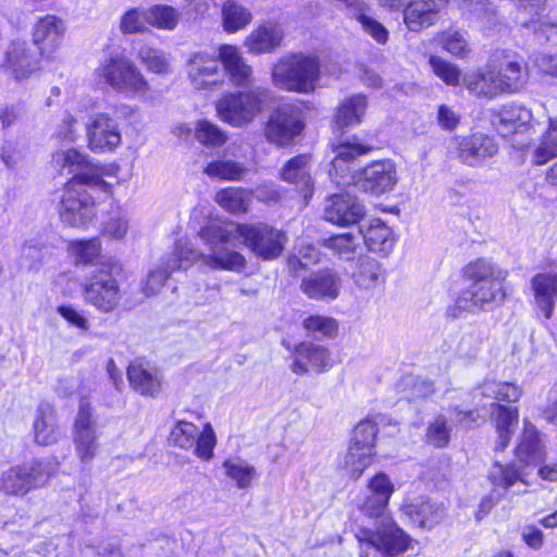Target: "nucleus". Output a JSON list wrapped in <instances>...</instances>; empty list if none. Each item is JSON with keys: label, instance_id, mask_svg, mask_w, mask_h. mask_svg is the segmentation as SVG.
I'll use <instances>...</instances> for the list:
<instances>
[{"label": "nucleus", "instance_id": "f257e3e1", "mask_svg": "<svg viewBox=\"0 0 557 557\" xmlns=\"http://www.w3.org/2000/svg\"><path fill=\"white\" fill-rule=\"evenodd\" d=\"M491 122L513 148L530 151L532 164L543 165L557 158V117L540 122L533 117L531 110L509 103L495 111Z\"/></svg>", "mask_w": 557, "mask_h": 557}, {"label": "nucleus", "instance_id": "f03ea898", "mask_svg": "<svg viewBox=\"0 0 557 557\" xmlns=\"http://www.w3.org/2000/svg\"><path fill=\"white\" fill-rule=\"evenodd\" d=\"M463 273L471 284L459 294L456 300L460 310L469 312L488 310L505 299L503 283L507 272L496 264L478 259L469 263Z\"/></svg>", "mask_w": 557, "mask_h": 557}, {"label": "nucleus", "instance_id": "7ed1b4c3", "mask_svg": "<svg viewBox=\"0 0 557 557\" xmlns=\"http://www.w3.org/2000/svg\"><path fill=\"white\" fill-rule=\"evenodd\" d=\"M371 519L374 520V529L361 527L356 534L360 544V557H397L410 548L411 537L389 515Z\"/></svg>", "mask_w": 557, "mask_h": 557}, {"label": "nucleus", "instance_id": "20e7f679", "mask_svg": "<svg viewBox=\"0 0 557 557\" xmlns=\"http://www.w3.org/2000/svg\"><path fill=\"white\" fill-rule=\"evenodd\" d=\"M320 79L317 57L304 53L284 55L273 66L271 81L274 87L298 94H310Z\"/></svg>", "mask_w": 557, "mask_h": 557}, {"label": "nucleus", "instance_id": "39448f33", "mask_svg": "<svg viewBox=\"0 0 557 557\" xmlns=\"http://www.w3.org/2000/svg\"><path fill=\"white\" fill-rule=\"evenodd\" d=\"M135 108L126 103L114 104L98 112L86 123L88 148L96 153L112 152L122 144L120 121L132 117Z\"/></svg>", "mask_w": 557, "mask_h": 557}, {"label": "nucleus", "instance_id": "423d86ee", "mask_svg": "<svg viewBox=\"0 0 557 557\" xmlns=\"http://www.w3.org/2000/svg\"><path fill=\"white\" fill-rule=\"evenodd\" d=\"M272 92L268 88L257 87L249 91L227 92L215 104L218 116L233 126L251 122L259 114Z\"/></svg>", "mask_w": 557, "mask_h": 557}, {"label": "nucleus", "instance_id": "0eeeda50", "mask_svg": "<svg viewBox=\"0 0 557 557\" xmlns=\"http://www.w3.org/2000/svg\"><path fill=\"white\" fill-rule=\"evenodd\" d=\"M57 469V461L46 459L12 466L0 475V491L7 495L24 496L29 491L45 485Z\"/></svg>", "mask_w": 557, "mask_h": 557}, {"label": "nucleus", "instance_id": "6e6552de", "mask_svg": "<svg viewBox=\"0 0 557 557\" xmlns=\"http://www.w3.org/2000/svg\"><path fill=\"white\" fill-rule=\"evenodd\" d=\"M96 73L114 91L126 96L144 95L150 89L141 71L123 54H114L103 60Z\"/></svg>", "mask_w": 557, "mask_h": 557}, {"label": "nucleus", "instance_id": "1a4fd4ad", "mask_svg": "<svg viewBox=\"0 0 557 557\" xmlns=\"http://www.w3.org/2000/svg\"><path fill=\"white\" fill-rule=\"evenodd\" d=\"M52 162L62 173L66 171L72 174L70 181H76L77 185L100 190L102 193L111 191V184L104 181V176L110 175V171L101 164H95L75 149L61 150L53 154Z\"/></svg>", "mask_w": 557, "mask_h": 557}, {"label": "nucleus", "instance_id": "9d476101", "mask_svg": "<svg viewBox=\"0 0 557 557\" xmlns=\"http://www.w3.org/2000/svg\"><path fill=\"white\" fill-rule=\"evenodd\" d=\"M200 239L208 246L209 253H201L196 260L202 261V264L212 270H225L240 272L245 268V257L230 249L226 244L230 234L219 225H208L199 231Z\"/></svg>", "mask_w": 557, "mask_h": 557}, {"label": "nucleus", "instance_id": "9b49d317", "mask_svg": "<svg viewBox=\"0 0 557 557\" xmlns=\"http://www.w3.org/2000/svg\"><path fill=\"white\" fill-rule=\"evenodd\" d=\"M236 232L246 247L262 260L278 258L287 243V235L283 230L267 223L238 224Z\"/></svg>", "mask_w": 557, "mask_h": 557}, {"label": "nucleus", "instance_id": "f8f14e48", "mask_svg": "<svg viewBox=\"0 0 557 557\" xmlns=\"http://www.w3.org/2000/svg\"><path fill=\"white\" fill-rule=\"evenodd\" d=\"M198 257V250L189 242L178 239L172 252L163 257L157 268L149 271L147 278L141 285L145 296L151 297L157 295L164 286L171 273L188 269L196 262Z\"/></svg>", "mask_w": 557, "mask_h": 557}, {"label": "nucleus", "instance_id": "ddd939ff", "mask_svg": "<svg viewBox=\"0 0 557 557\" xmlns=\"http://www.w3.org/2000/svg\"><path fill=\"white\" fill-rule=\"evenodd\" d=\"M83 297L86 304L101 313H110L119 308L123 293L119 281L107 268L90 273L83 284Z\"/></svg>", "mask_w": 557, "mask_h": 557}, {"label": "nucleus", "instance_id": "4468645a", "mask_svg": "<svg viewBox=\"0 0 557 557\" xmlns=\"http://www.w3.org/2000/svg\"><path fill=\"white\" fill-rule=\"evenodd\" d=\"M86 188V185H77L76 181L65 184L59 208L60 219L64 224L85 227L96 216L95 202Z\"/></svg>", "mask_w": 557, "mask_h": 557}, {"label": "nucleus", "instance_id": "2eb2a0df", "mask_svg": "<svg viewBox=\"0 0 557 557\" xmlns=\"http://www.w3.org/2000/svg\"><path fill=\"white\" fill-rule=\"evenodd\" d=\"M496 139L487 134L476 132L466 136H456L449 144L450 153L462 164L481 168L498 153Z\"/></svg>", "mask_w": 557, "mask_h": 557}, {"label": "nucleus", "instance_id": "dca6fc26", "mask_svg": "<svg viewBox=\"0 0 557 557\" xmlns=\"http://www.w3.org/2000/svg\"><path fill=\"white\" fill-rule=\"evenodd\" d=\"M304 128L301 111L290 103H283L270 115L264 134L276 146H287Z\"/></svg>", "mask_w": 557, "mask_h": 557}, {"label": "nucleus", "instance_id": "f3484780", "mask_svg": "<svg viewBox=\"0 0 557 557\" xmlns=\"http://www.w3.org/2000/svg\"><path fill=\"white\" fill-rule=\"evenodd\" d=\"M98 425L92 417L89 403L82 400L75 418L73 443L75 453L83 463H90L99 449Z\"/></svg>", "mask_w": 557, "mask_h": 557}, {"label": "nucleus", "instance_id": "a211bd4d", "mask_svg": "<svg viewBox=\"0 0 557 557\" xmlns=\"http://www.w3.org/2000/svg\"><path fill=\"white\" fill-rule=\"evenodd\" d=\"M492 60L497 65L505 95L519 94L525 89L530 73L521 55L511 50H498L493 53Z\"/></svg>", "mask_w": 557, "mask_h": 557}, {"label": "nucleus", "instance_id": "6ab92c4d", "mask_svg": "<svg viewBox=\"0 0 557 557\" xmlns=\"http://www.w3.org/2000/svg\"><path fill=\"white\" fill-rule=\"evenodd\" d=\"M187 75L196 89H213L224 79L219 54L206 51L195 52L187 62Z\"/></svg>", "mask_w": 557, "mask_h": 557}, {"label": "nucleus", "instance_id": "aec40b11", "mask_svg": "<svg viewBox=\"0 0 557 557\" xmlns=\"http://www.w3.org/2000/svg\"><path fill=\"white\" fill-rule=\"evenodd\" d=\"M397 180L395 163L391 160H381L366 166L358 175L355 186L364 193L379 196L391 191Z\"/></svg>", "mask_w": 557, "mask_h": 557}, {"label": "nucleus", "instance_id": "412c9836", "mask_svg": "<svg viewBox=\"0 0 557 557\" xmlns=\"http://www.w3.org/2000/svg\"><path fill=\"white\" fill-rule=\"evenodd\" d=\"M39 51L26 41H13L5 51L1 66L16 81L30 77L39 70Z\"/></svg>", "mask_w": 557, "mask_h": 557}, {"label": "nucleus", "instance_id": "4be33fe9", "mask_svg": "<svg viewBox=\"0 0 557 557\" xmlns=\"http://www.w3.org/2000/svg\"><path fill=\"white\" fill-rule=\"evenodd\" d=\"M462 85L470 95L485 100H493L504 94L497 65L493 60L473 71L467 72L462 77Z\"/></svg>", "mask_w": 557, "mask_h": 557}, {"label": "nucleus", "instance_id": "5701e85b", "mask_svg": "<svg viewBox=\"0 0 557 557\" xmlns=\"http://www.w3.org/2000/svg\"><path fill=\"white\" fill-rule=\"evenodd\" d=\"M394 490V484L389 478L385 473L379 472L369 481L367 493L358 503L360 511L368 518L386 515Z\"/></svg>", "mask_w": 557, "mask_h": 557}, {"label": "nucleus", "instance_id": "b1692460", "mask_svg": "<svg viewBox=\"0 0 557 557\" xmlns=\"http://www.w3.org/2000/svg\"><path fill=\"white\" fill-rule=\"evenodd\" d=\"M363 215V205L348 193L335 194L326 200L324 216L333 224L342 226L356 224Z\"/></svg>", "mask_w": 557, "mask_h": 557}, {"label": "nucleus", "instance_id": "393cba45", "mask_svg": "<svg viewBox=\"0 0 557 557\" xmlns=\"http://www.w3.org/2000/svg\"><path fill=\"white\" fill-rule=\"evenodd\" d=\"M371 150L370 146L359 143H342L336 149V156L331 162L330 175L341 186L355 184L356 177L351 174V164L355 159Z\"/></svg>", "mask_w": 557, "mask_h": 557}, {"label": "nucleus", "instance_id": "a878e982", "mask_svg": "<svg viewBox=\"0 0 557 557\" xmlns=\"http://www.w3.org/2000/svg\"><path fill=\"white\" fill-rule=\"evenodd\" d=\"M341 282L335 271L324 269L304 277L300 290L310 299L334 300L339 295Z\"/></svg>", "mask_w": 557, "mask_h": 557}, {"label": "nucleus", "instance_id": "bb28decb", "mask_svg": "<svg viewBox=\"0 0 557 557\" xmlns=\"http://www.w3.org/2000/svg\"><path fill=\"white\" fill-rule=\"evenodd\" d=\"M330 367L327 348L313 343L304 342L296 346L292 371L295 374L308 372L322 373Z\"/></svg>", "mask_w": 557, "mask_h": 557}, {"label": "nucleus", "instance_id": "cd10ccee", "mask_svg": "<svg viewBox=\"0 0 557 557\" xmlns=\"http://www.w3.org/2000/svg\"><path fill=\"white\" fill-rule=\"evenodd\" d=\"M63 33V22L54 15H47L37 22L32 45L41 55L49 57L60 46Z\"/></svg>", "mask_w": 557, "mask_h": 557}, {"label": "nucleus", "instance_id": "c85d7f7f", "mask_svg": "<svg viewBox=\"0 0 557 557\" xmlns=\"http://www.w3.org/2000/svg\"><path fill=\"white\" fill-rule=\"evenodd\" d=\"M447 0H414L404 11V21L412 32L430 27L438 20V12Z\"/></svg>", "mask_w": 557, "mask_h": 557}, {"label": "nucleus", "instance_id": "c756f323", "mask_svg": "<svg viewBox=\"0 0 557 557\" xmlns=\"http://www.w3.org/2000/svg\"><path fill=\"white\" fill-rule=\"evenodd\" d=\"M219 59L220 64L223 65V73L230 76L234 85L245 86L250 83L252 69L245 62L237 47L222 45L219 48Z\"/></svg>", "mask_w": 557, "mask_h": 557}, {"label": "nucleus", "instance_id": "7c9ffc66", "mask_svg": "<svg viewBox=\"0 0 557 557\" xmlns=\"http://www.w3.org/2000/svg\"><path fill=\"white\" fill-rule=\"evenodd\" d=\"M283 29L274 23H265L253 29L244 41L252 54L270 53L281 46Z\"/></svg>", "mask_w": 557, "mask_h": 557}, {"label": "nucleus", "instance_id": "2f4dec72", "mask_svg": "<svg viewBox=\"0 0 557 557\" xmlns=\"http://www.w3.org/2000/svg\"><path fill=\"white\" fill-rule=\"evenodd\" d=\"M530 284L539 309L549 319L557 297V271L537 273Z\"/></svg>", "mask_w": 557, "mask_h": 557}, {"label": "nucleus", "instance_id": "473e14b6", "mask_svg": "<svg viewBox=\"0 0 557 557\" xmlns=\"http://www.w3.org/2000/svg\"><path fill=\"white\" fill-rule=\"evenodd\" d=\"M410 520L423 529H432L444 517L445 508L442 504L425 498H417L403 508Z\"/></svg>", "mask_w": 557, "mask_h": 557}, {"label": "nucleus", "instance_id": "72a5a7b5", "mask_svg": "<svg viewBox=\"0 0 557 557\" xmlns=\"http://www.w3.org/2000/svg\"><path fill=\"white\" fill-rule=\"evenodd\" d=\"M351 277L359 288L373 289L385 283L386 272L376 259L362 256L356 261Z\"/></svg>", "mask_w": 557, "mask_h": 557}, {"label": "nucleus", "instance_id": "f704fd0d", "mask_svg": "<svg viewBox=\"0 0 557 557\" xmlns=\"http://www.w3.org/2000/svg\"><path fill=\"white\" fill-rule=\"evenodd\" d=\"M491 419L498 434L496 449L503 450L508 446L517 428L519 419L518 409L493 403L491 405Z\"/></svg>", "mask_w": 557, "mask_h": 557}, {"label": "nucleus", "instance_id": "c9c22d12", "mask_svg": "<svg viewBox=\"0 0 557 557\" xmlns=\"http://www.w3.org/2000/svg\"><path fill=\"white\" fill-rule=\"evenodd\" d=\"M127 379L131 386L145 396H156L161 388L158 371L144 367L141 363H131L127 368Z\"/></svg>", "mask_w": 557, "mask_h": 557}, {"label": "nucleus", "instance_id": "e433bc0d", "mask_svg": "<svg viewBox=\"0 0 557 557\" xmlns=\"http://www.w3.org/2000/svg\"><path fill=\"white\" fill-rule=\"evenodd\" d=\"M34 436L39 445H50L57 442V418L49 404H41L37 408L34 421Z\"/></svg>", "mask_w": 557, "mask_h": 557}, {"label": "nucleus", "instance_id": "4c0bfd02", "mask_svg": "<svg viewBox=\"0 0 557 557\" xmlns=\"http://www.w3.org/2000/svg\"><path fill=\"white\" fill-rule=\"evenodd\" d=\"M362 230L347 232L324 238L322 246L333 251L338 258L351 261L357 250L361 247Z\"/></svg>", "mask_w": 557, "mask_h": 557}, {"label": "nucleus", "instance_id": "58836bf2", "mask_svg": "<svg viewBox=\"0 0 557 557\" xmlns=\"http://www.w3.org/2000/svg\"><path fill=\"white\" fill-rule=\"evenodd\" d=\"M309 164L310 157L308 154H299L290 159L281 172L282 178L298 186L305 196L311 190L312 184Z\"/></svg>", "mask_w": 557, "mask_h": 557}, {"label": "nucleus", "instance_id": "ea45409f", "mask_svg": "<svg viewBox=\"0 0 557 557\" xmlns=\"http://www.w3.org/2000/svg\"><path fill=\"white\" fill-rule=\"evenodd\" d=\"M362 242L374 252H388L394 246L392 230L381 220H372L362 231Z\"/></svg>", "mask_w": 557, "mask_h": 557}, {"label": "nucleus", "instance_id": "a19ab883", "mask_svg": "<svg viewBox=\"0 0 557 557\" xmlns=\"http://www.w3.org/2000/svg\"><path fill=\"white\" fill-rule=\"evenodd\" d=\"M516 455L524 463H539L545 457L537 431L532 425H525Z\"/></svg>", "mask_w": 557, "mask_h": 557}, {"label": "nucleus", "instance_id": "79ce46f5", "mask_svg": "<svg viewBox=\"0 0 557 557\" xmlns=\"http://www.w3.org/2000/svg\"><path fill=\"white\" fill-rule=\"evenodd\" d=\"M367 99L363 95H354L345 99L335 114V123L338 127L358 125L367 110Z\"/></svg>", "mask_w": 557, "mask_h": 557}, {"label": "nucleus", "instance_id": "37998d69", "mask_svg": "<svg viewBox=\"0 0 557 557\" xmlns=\"http://www.w3.org/2000/svg\"><path fill=\"white\" fill-rule=\"evenodd\" d=\"M203 173L213 180L235 182L245 176L247 169L234 160L216 159L205 166Z\"/></svg>", "mask_w": 557, "mask_h": 557}, {"label": "nucleus", "instance_id": "c03bdc74", "mask_svg": "<svg viewBox=\"0 0 557 557\" xmlns=\"http://www.w3.org/2000/svg\"><path fill=\"white\" fill-rule=\"evenodd\" d=\"M479 391L483 397L505 403L518 401L522 393L521 388L513 383L495 380H485L480 384Z\"/></svg>", "mask_w": 557, "mask_h": 557}, {"label": "nucleus", "instance_id": "a18cd8bd", "mask_svg": "<svg viewBox=\"0 0 557 557\" xmlns=\"http://www.w3.org/2000/svg\"><path fill=\"white\" fill-rule=\"evenodd\" d=\"M373 455L370 450L351 443L344 456L343 468L352 479H358L372 463Z\"/></svg>", "mask_w": 557, "mask_h": 557}, {"label": "nucleus", "instance_id": "49530a36", "mask_svg": "<svg viewBox=\"0 0 557 557\" xmlns=\"http://www.w3.org/2000/svg\"><path fill=\"white\" fill-rule=\"evenodd\" d=\"M223 26L227 33H235L247 26L251 20V13L234 0H227L222 8Z\"/></svg>", "mask_w": 557, "mask_h": 557}, {"label": "nucleus", "instance_id": "de8ad7c7", "mask_svg": "<svg viewBox=\"0 0 557 557\" xmlns=\"http://www.w3.org/2000/svg\"><path fill=\"white\" fill-rule=\"evenodd\" d=\"M215 201L231 213H243L248 210V195L239 187L221 189L215 195Z\"/></svg>", "mask_w": 557, "mask_h": 557}, {"label": "nucleus", "instance_id": "09e8293b", "mask_svg": "<svg viewBox=\"0 0 557 557\" xmlns=\"http://www.w3.org/2000/svg\"><path fill=\"white\" fill-rule=\"evenodd\" d=\"M442 48L454 57L463 59L471 52L468 34L462 30H447L441 34Z\"/></svg>", "mask_w": 557, "mask_h": 557}, {"label": "nucleus", "instance_id": "8fccbe9b", "mask_svg": "<svg viewBox=\"0 0 557 557\" xmlns=\"http://www.w3.org/2000/svg\"><path fill=\"white\" fill-rule=\"evenodd\" d=\"M396 388L409 401L426 397L434 392L433 384L430 381L421 380L412 374L404 375L397 383Z\"/></svg>", "mask_w": 557, "mask_h": 557}, {"label": "nucleus", "instance_id": "3c124183", "mask_svg": "<svg viewBox=\"0 0 557 557\" xmlns=\"http://www.w3.org/2000/svg\"><path fill=\"white\" fill-rule=\"evenodd\" d=\"M199 428L191 422L180 420L172 428L169 442L178 448L189 450L196 444Z\"/></svg>", "mask_w": 557, "mask_h": 557}, {"label": "nucleus", "instance_id": "603ef678", "mask_svg": "<svg viewBox=\"0 0 557 557\" xmlns=\"http://www.w3.org/2000/svg\"><path fill=\"white\" fill-rule=\"evenodd\" d=\"M195 137L207 147H220L227 140L226 133L207 120H200L196 123Z\"/></svg>", "mask_w": 557, "mask_h": 557}, {"label": "nucleus", "instance_id": "864d4df0", "mask_svg": "<svg viewBox=\"0 0 557 557\" xmlns=\"http://www.w3.org/2000/svg\"><path fill=\"white\" fill-rule=\"evenodd\" d=\"M304 327L317 338H333L337 335L338 323L325 315H310L304 320Z\"/></svg>", "mask_w": 557, "mask_h": 557}, {"label": "nucleus", "instance_id": "5fc2aeb1", "mask_svg": "<svg viewBox=\"0 0 557 557\" xmlns=\"http://www.w3.org/2000/svg\"><path fill=\"white\" fill-rule=\"evenodd\" d=\"M69 248L71 253L75 257L77 264H91L101 253V245L98 238L71 242Z\"/></svg>", "mask_w": 557, "mask_h": 557}, {"label": "nucleus", "instance_id": "6e6d98bb", "mask_svg": "<svg viewBox=\"0 0 557 557\" xmlns=\"http://www.w3.org/2000/svg\"><path fill=\"white\" fill-rule=\"evenodd\" d=\"M321 261V252L319 248L311 244L300 245L297 253L290 256L287 265L294 274H298L300 270L309 265L317 264Z\"/></svg>", "mask_w": 557, "mask_h": 557}, {"label": "nucleus", "instance_id": "4d7b16f0", "mask_svg": "<svg viewBox=\"0 0 557 557\" xmlns=\"http://www.w3.org/2000/svg\"><path fill=\"white\" fill-rule=\"evenodd\" d=\"M429 64L434 74L447 85L458 86L463 77L460 69L456 64L441 57L431 55Z\"/></svg>", "mask_w": 557, "mask_h": 557}, {"label": "nucleus", "instance_id": "13d9d810", "mask_svg": "<svg viewBox=\"0 0 557 557\" xmlns=\"http://www.w3.org/2000/svg\"><path fill=\"white\" fill-rule=\"evenodd\" d=\"M490 480L494 485L509 488L517 482H523L519 469L515 465L495 462L490 470Z\"/></svg>", "mask_w": 557, "mask_h": 557}, {"label": "nucleus", "instance_id": "bf43d9fd", "mask_svg": "<svg viewBox=\"0 0 557 557\" xmlns=\"http://www.w3.org/2000/svg\"><path fill=\"white\" fill-rule=\"evenodd\" d=\"M178 12L168 5H154L147 10L148 24L163 29H173L178 22Z\"/></svg>", "mask_w": 557, "mask_h": 557}, {"label": "nucleus", "instance_id": "052dcab7", "mask_svg": "<svg viewBox=\"0 0 557 557\" xmlns=\"http://www.w3.org/2000/svg\"><path fill=\"white\" fill-rule=\"evenodd\" d=\"M223 468L226 475L234 480L239 488H247L256 475L255 468L240 460H226L223 462Z\"/></svg>", "mask_w": 557, "mask_h": 557}, {"label": "nucleus", "instance_id": "680f3d73", "mask_svg": "<svg viewBox=\"0 0 557 557\" xmlns=\"http://www.w3.org/2000/svg\"><path fill=\"white\" fill-rule=\"evenodd\" d=\"M138 58L150 72L163 74L169 70L168 59L161 50L145 46L139 50Z\"/></svg>", "mask_w": 557, "mask_h": 557}, {"label": "nucleus", "instance_id": "e2e57ef3", "mask_svg": "<svg viewBox=\"0 0 557 557\" xmlns=\"http://www.w3.org/2000/svg\"><path fill=\"white\" fill-rule=\"evenodd\" d=\"M216 445L215 433L210 423H207L203 430L198 431L196 444L191 448L194 454L201 460L208 461L213 457V449Z\"/></svg>", "mask_w": 557, "mask_h": 557}, {"label": "nucleus", "instance_id": "0e129e2a", "mask_svg": "<svg viewBox=\"0 0 557 557\" xmlns=\"http://www.w3.org/2000/svg\"><path fill=\"white\" fill-rule=\"evenodd\" d=\"M377 428L371 420L361 421L355 429V434L351 443L357 444L363 449L370 450L374 454V444L376 440Z\"/></svg>", "mask_w": 557, "mask_h": 557}, {"label": "nucleus", "instance_id": "69168bd1", "mask_svg": "<svg viewBox=\"0 0 557 557\" xmlns=\"http://www.w3.org/2000/svg\"><path fill=\"white\" fill-rule=\"evenodd\" d=\"M450 431L446 418L438 416L428 428L426 441L435 447H445L449 443Z\"/></svg>", "mask_w": 557, "mask_h": 557}, {"label": "nucleus", "instance_id": "338daca9", "mask_svg": "<svg viewBox=\"0 0 557 557\" xmlns=\"http://www.w3.org/2000/svg\"><path fill=\"white\" fill-rule=\"evenodd\" d=\"M483 336L482 333L475 329L467 331L461 336L457 351L461 357L474 358L481 349Z\"/></svg>", "mask_w": 557, "mask_h": 557}, {"label": "nucleus", "instance_id": "774afa93", "mask_svg": "<svg viewBox=\"0 0 557 557\" xmlns=\"http://www.w3.org/2000/svg\"><path fill=\"white\" fill-rule=\"evenodd\" d=\"M148 24L147 11L133 9L127 11L121 20V30L125 34L143 32Z\"/></svg>", "mask_w": 557, "mask_h": 557}]
</instances>
